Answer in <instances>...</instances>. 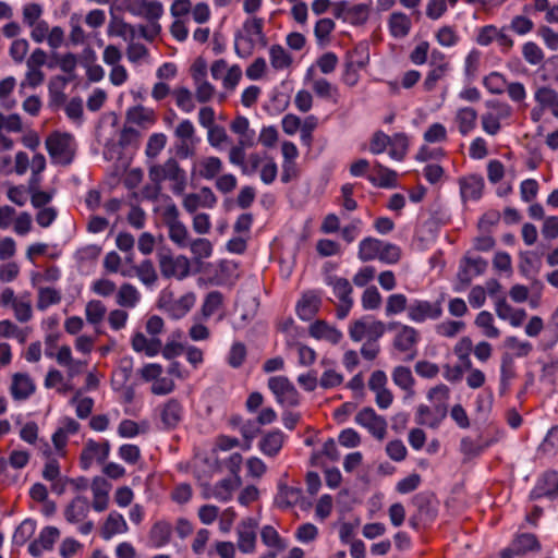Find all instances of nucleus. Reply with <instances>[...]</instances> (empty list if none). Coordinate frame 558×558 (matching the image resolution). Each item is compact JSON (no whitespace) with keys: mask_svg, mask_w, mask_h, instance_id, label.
Instances as JSON below:
<instances>
[{"mask_svg":"<svg viewBox=\"0 0 558 558\" xmlns=\"http://www.w3.org/2000/svg\"><path fill=\"white\" fill-rule=\"evenodd\" d=\"M420 341L418 331L409 325L401 326L393 339V347L399 352L412 350Z\"/></svg>","mask_w":558,"mask_h":558,"instance_id":"nucleus-20","label":"nucleus"},{"mask_svg":"<svg viewBox=\"0 0 558 558\" xmlns=\"http://www.w3.org/2000/svg\"><path fill=\"white\" fill-rule=\"evenodd\" d=\"M36 386L28 374L16 373L12 377L11 396L14 400H26L35 392Z\"/></svg>","mask_w":558,"mask_h":558,"instance_id":"nucleus-17","label":"nucleus"},{"mask_svg":"<svg viewBox=\"0 0 558 558\" xmlns=\"http://www.w3.org/2000/svg\"><path fill=\"white\" fill-rule=\"evenodd\" d=\"M177 106L184 112H192L195 108L193 96L186 87H180L173 92Z\"/></svg>","mask_w":558,"mask_h":558,"instance_id":"nucleus-59","label":"nucleus"},{"mask_svg":"<svg viewBox=\"0 0 558 558\" xmlns=\"http://www.w3.org/2000/svg\"><path fill=\"white\" fill-rule=\"evenodd\" d=\"M167 144V136L165 133H153L146 144L145 155L154 159L156 158Z\"/></svg>","mask_w":558,"mask_h":558,"instance_id":"nucleus-47","label":"nucleus"},{"mask_svg":"<svg viewBox=\"0 0 558 558\" xmlns=\"http://www.w3.org/2000/svg\"><path fill=\"white\" fill-rule=\"evenodd\" d=\"M355 423L368 430L375 438L381 440L386 436L387 422L371 407H365L357 412L354 418Z\"/></svg>","mask_w":558,"mask_h":558,"instance_id":"nucleus-7","label":"nucleus"},{"mask_svg":"<svg viewBox=\"0 0 558 558\" xmlns=\"http://www.w3.org/2000/svg\"><path fill=\"white\" fill-rule=\"evenodd\" d=\"M461 198L466 201H478L484 189V179L478 174H471L459 180Z\"/></svg>","mask_w":558,"mask_h":558,"instance_id":"nucleus-16","label":"nucleus"},{"mask_svg":"<svg viewBox=\"0 0 558 558\" xmlns=\"http://www.w3.org/2000/svg\"><path fill=\"white\" fill-rule=\"evenodd\" d=\"M286 435L279 428L271 429L263 435L258 442V449L263 454L275 458L283 447Z\"/></svg>","mask_w":558,"mask_h":558,"instance_id":"nucleus-15","label":"nucleus"},{"mask_svg":"<svg viewBox=\"0 0 558 558\" xmlns=\"http://www.w3.org/2000/svg\"><path fill=\"white\" fill-rule=\"evenodd\" d=\"M522 54L525 61L532 65L539 64L544 59L543 50L534 41H527L523 45Z\"/></svg>","mask_w":558,"mask_h":558,"instance_id":"nucleus-57","label":"nucleus"},{"mask_svg":"<svg viewBox=\"0 0 558 558\" xmlns=\"http://www.w3.org/2000/svg\"><path fill=\"white\" fill-rule=\"evenodd\" d=\"M270 64L275 70H283L292 63L291 56L281 45H272L269 49Z\"/></svg>","mask_w":558,"mask_h":558,"instance_id":"nucleus-38","label":"nucleus"},{"mask_svg":"<svg viewBox=\"0 0 558 558\" xmlns=\"http://www.w3.org/2000/svg\"><path fill=\"white\" fill-rule=\"evenodd\" d=\"M433 495L427 492L416 494L412 498V504L416 508V513L432 522L437 515V511L432 506Z\"/></svg>","mask_w":558,"mask_h":558,"instance_id":"nucleus-28","label":"nucleus"},{"mask_svg":"<svg viewBox=\"0 0 558 558\" xmlns=\"http://www.w3.org/2000/svg\"><path fill=\"white\" fill-rule=\"evenodd\" d=\"M191 252L198 258H208L213 254V245L209 240L198 238L190 243Z\"/></svg>","mask_w":558,"mask_h":558,"instance_id":"nucleus-64","label":"nucleus"},{"mask_svg":"<svg viewBox=\"0 0 558 558\" xmlns=\"http://www.w3.org/2000/svg\"><path fill=\"white\" fill-rule=\"evenodd\" d=\"M329 286H332L333 294L341 301H353L351 298L352 287L348 279L339 278V277H330L327 282Z\"/></svg>","mask_w":558,"mask_h":558,"instance_id":"nucleus-41","label":"nucleus"},{"mask_svg":"<svg viewBox=\"0 0 558 558\" xmlns=\"http://www.w3.org/2000/svg\"><path fill=\"white\" fill-rule=\"evenodd\" d=\"M459 36L451 26H442L436 33V40L442 47H453L459 43Z\"/></svg>","mask_w":558,"mask_h":558,"instance_id":"nucleus-60","label":"nucleus"},{"mask_svg":"<svg viewBox=\"0 0 558 558\" xmlns=\"http://www.w3.org/2000/svg\"><path fill=\"white\" fill-rule=\"evenodd\" d=\"M388 26L391 36L403 38L410 33L411 20L402 12H393L389 17Z\"/></svg>","mask_w":558,"mask_h":558,"instance_id":"nucleus-29","label":"nucleus"},{"mask_svg":"<svg viewBox=\"0 0 558 558\" xmlns=\"http://www.w3.org/2000/svg\"><path fill=\"white\" fill-rule=\"evenodd\" d=\"M264 19L253 17L247 19L243 23V31L246 36L238 31L234 34V52L239 58H247L254 49V40L252 36H256L262 43H266V36L264 34Z\"/></svg>","mask_w":558,"mask_h":558,"instance_id":"nucleus-2","label":"nucleus"},{"mask_svg":"<svg viewBox=\"0 0 558 558\" xmlns=\"http://www.w3.org/2000/svg\"><path fill=\"white\" fill-rule=\"evenodd\" d=\"M318 119L311 114L307 116L300 126V141L303 146L311 147L313 142V132L317 128Z\"/></svg>","mask_w":558,"mask_h":558,"instance_id":"nucleus-49","label":"nucleus"},{"mask_svg":"<svg viewBox=\"0 0 558 558\" xmlns=\"http://www.w3.org/2000/svg\"><path fill=\"white\" fill-rule=\"evenodd\" d=\"M260 426L257 420H247L241 424L240 433L247 442L246 449L251 447L252 440L262 433Z\"/></svg>","mask_w":558,"mask_h":558,"instance_id":"nucleus-62","label":"nucleus"},{"mask_svg":"<svg viewBox=\"0 0 558 558\" xmlns=\"http://www.w3.org/2000/svg\"><path fill=\"white\" fill-rule=\"evenodd\" d=\"M136 274L140 280L146 286L153 284L157 280V274L150 259L143 260L140 266L136 267Z\"/></svg>","mask_w":558,"mask_h":558,"instance_id":"nucleus-61","label":"nucleus"},{"mask_svg":"<svg viewBox=\"0 0 558 558\" xmlns=\"http://www.w3.org/2000/svg\"><path fill=\"white\" fill-rule=\"evenodd\" d=\"M134 16L148 20H159L163 14V5L160 1L133 0L126 8Z\"/></svg>","mask_w":558,"mask_h":558,"instance_id":"nucleus-12","label":"nucleus"},{"mask_svg":"<svg viewBox=\"0 0 558 558\" xmlns=\"http://www.w3.org/2000/svg\"><path fill=\"white\" fill-rule=\"evenodd\" d=\"M246 355L245 344L240 341L233 342L228 353L227 362L232 368H239L243 365Z\"/></svg>","mask_w":558,"mask_h":558,"instance_id":"nucleus-50","label":"nucleus"},{"mask_svg":"<svg viewBox=\"0 0 558 558\" xmlns=\"http://www.w3.org/2000/svg\"><path fill=\"white\" fill-rule=\"evenodd\" d=\"M537 450L542 453L555 454L558 452V424L548 429Z\"/></svg>","mask_w":558,"mask_h":558,"instance_id":"nucleus-51","label":"nucleus"},{"mask_svg":"<svg viewBox=\"0 0 558 558\" xmlns=\"http://www.w3.org/2000/svg\"><path fill=\"white\" fill-rule=\"evenodd\" d=\"M88 500L86 497H75L65 508L64 517L70 523H76L87 515Z\"/></svg>","mask_w":558,"mask_h":558,"instance_id":"nucleus-30","label":"nucleus"},{"mask_svg":"<svg viewBox=\"0 0 558 558\" xmlns=\"http://www.w3.org/2000/svg\"><path fill=\"white\" fill-rule=\"evenodd\" d=\"M401 258V248L393 243H385L383 241V246L380 248V254L378 259L386 264H397Z\"/></svg>","mask_w":558,"mask_h":558,"instance_id":"nucleus-58","label":"nucleus"},{"mask_svg":"<svg viewBox=\"0 0 558 558\" xmlns=\"http://www.w3.org/2000/svg\"><path fill=\"white\" fill-rule=\"evenodd\" d=\"M534 100L558 119V93L551 87L541 86L534 93Z\"/></svg>","mask_w":558,"mask_h":558,"instance_id":"nucleus-23","label":"nucleus"},{"mask_svg":"<svg viewBox=\"0 0 558 558\" xmlns=\"http://www.w3.org/2000/svg\"><path fill=\"white\" fill-rule=\"evenodd\" d=\"M171 533L172 526L170 523L166 521H158L150 529L149 539L154 547L160 548L170 542Z\"/></svg>","mask_w":558,"mask_h":558,"instance_id":"nucleus-31","label":"nucleus"},{"mask_svg":"<svg viewBox=\"0 0 558 558\" xmlns=\"http://www.w3.org/2000/svg\"><path fill=\"white\" fill-rule=\"evenodd\" d=\"M35 530L36 521L34 519L27 518L23 520L13 533V544L16 546H23L33 536Z\"/></svg>","mask_w":558,"mask_h":558,"instance_id":"nucleus-36","label":"nucleus"},{"mask_svg":"<svg viewBox=\"0 0 558 558\" xmlns=\"http://www.w3.org/2000/svg\"><path fill=\"white\" fill-rule=\"evenodd\" d=\"M71 141L72 135L68 133H53L46 140V148L49 156L52 159H60V162L63 165H69L72 162V153H71Z\"/></svg>","mask_w":558,"mask_h":558,"instance_id":"nucleus-8","label":"nucleus"},{"mask_svg":"<svg viewBox=\"0 0 558 558\" xmlns=\"http://www.w3.org/2000/svg\"><path fill=\"white\" fill-rule=\"evenodd\" d=\"M223 295L220 291H210L202 305V314L205 317H210L222 305Z\"/></svg>","mask_w":558,"mask_h":558,"instance_id":"nucleus-53","label":"nucleus"},{"mask_svg":"<svg viewBox=\"0 0 558 558\" xmlns=\"http://www.w3.org/2000/svg\"><path fill=\"white\" fill-rule=\"evenodd\" d=\"M447 412L445 402L436 403L433 409L426 404H420L416 410L415 421L418 425H426L435 429L446 418Z\"/></svg>","mask_w":558,"mask_h":558,"instance_id":"nucleus-9","label":"nucleus"},{"mask_svg":"<svg viewBox=\"0 0 558 558\" xmlns=\"http://www.w3.org/2000/svg\"><path fill=\"white\" fill-rule=\"evenodd\" d=\"M392 380L396 386L405 391H413L415 379L408 366H397L392 372Z\"/></svg>","mask_w":558,"mask_h":558,"instance_id":"nucleus-39","label":"nucleus"},{"mask_svg":"<svg viewBox=\"0 0 558 558\" xmlns=\"http://www.w3.org/2000/svg\"><path fill=\"white\" fill-rule=\"evenodd\" d=\"M134 361L132 356H123L119 361L118 369L114 373L116 378L112 385H119L117 389L122 388L131 378L133 373Z\"/></svg>","mask_w":558,"mask_h":558,"instance_id":"nucleus-34","label":"nucleus"},{"mask_svg":"<svg viewBox=\"0 0 558 558\" xmlns=\"http://www.w3.org/2000/svg\"><path fill=\"white\" fill-rule=\"evenodd\" d=\"M391 137L389 148V156L397 161L404 159L408 151V137L404 133H396Z\"/></svg>","mask_w":558,"mask_h":558,"instance_id":"nucleus-37","label":"nucleus"},{"mask_svg":"<svg viewBox=\"0 0 558 558\" xmlns=\"http://www.w3.org/2000/svg\"><path fill=\"white\" fill-rule=\"evenodd\" d=\"M475 324L477 327L484 329V333L488 338H498L500 335L499 329L494 326L492 313L487 311H482L477 314Z\"/></svg>","mask_w":558,"mask_h":558,"instance_id":"nucleus-46","label":"nucleus"},{"mask_svg":"<svg viewBox=\"0 0 558 558\" xmlns=\"http://www.w3.org/2000/svg\"><path fill=\"white\" fill-rule=\"evenodd\" d=\"M369 60L368 50L364 46H357L352 51L347 53L345 62L349 68L362 70L366 66Z\"/></svg>","mask_w":558,"mask_h":558,"instance_id":"nucleus-42","label":"nucleus"},{"mask_svg":"<svg viewBox=\"0 0 558 558\" xmlns=\"http://www.w3.org/2000/svg\"><path fill=\"white\" fill-rule=\"evenodd\" d=\"M308 333L314 339L320 340L325 339L332 344H338L343 335L342 332L333 326H330L326 320L318 319L311 324L308 328Z\"/></svg>","mask_w":558,"mask_h":558,"instance_id":"nucleus-18","label":"nucleus"},{"mask_svg":"<svg viewBox=\"0 0 558 558\" xmlns=\"http://www.w3.org/2000/svg\"><path fill=\"white\" fill-rule=\"evenodd\" d=\"M459 133L466 136L476 128L477 111L472 107H462L457 110L454 118Z\"/></svg>","mask_w":558,"mask_h":558,"instance_id":"nucleus-26","label":"nucleus"},{"mask_svg":"<svg viewBox=\"0 0 558 558\" xmlns=\"http://www.w3.org/2000/svg\"><path fill=\"white\" fill-rule=\"evenodd\" d=\"M183 416L184 408L182 403L175 398L169 399L160 408L161 428L167 432L175 429L182 422Z\"/></svg>","mask_w":558,"mask_h":558,"instance_id":"nucleus-10","label":"nucleus"},{"mask_svg":"<svg viewBox=\"0 0 558 558\" xmlns=\"http://www.w3.org/2000/svg\"><path fill=\"white\" fill-rule=\"evenodd\" d=\"M85 314L89 324H99L106 314V306L100 301H89L86 305Z\"/></svg>","mask_w":558,"mask_h":558,"instance_id":"nucleus-55","label":"nucleus"},{"mask_svg":"<svg viewBox=\"0 0 558 558\" xmlns=\"http://www.w3.org/2000/svg\"><path fill=\"white\" fill-rule=\"evenodd\" d=\"M302 495V488L289 486L282 482H279L278 493L275 497V504L280 509H289L300 501Z\"/></svg>","mask_w":558,"mask_h":558,"instance_id":"nucleus-19","label":"nucleus"},{"mask_svg":"<svg viewBox=\"0 0 558 558\" xmlns=\"http://www.w3.org/2000/svg\"><path fill=\"white\" fill-rule=\"evenodd\" d=\"M349 337L354 342L366 340H379L386 332V324L381 320H374L372 316L365 315L355 319L349 325Z\"/></svg>","mask_w":558,"mask_h":558,"instance_id":"nucleus-3","label":"nucleus"},{"mask_svg":"<svg viewBox=\"0 0 558 558\" xmlns=\"http://www.w3.org/2000/svg\"><path fill=\"white\" fill-rule=\"evenodd\" d=\"M223 168V163L219 157L209 156L201 160L198 174L205 180L215 179Z\"/></svg>","mask_w":558,"mask_h":558,"instance_id":"nucleus-32","label":"nucleus"},{"mask_svg":"<svg viewBox=\"0 0 558 558\" xmlns=\"http://www.w3.org/2000/svg\"><path fill=\"white\" fill-rule=\"evenodd\" d=\"M408 298L402 293H395L387 298L385 314L389 317L404 311L408 312Z\"/></svg>","mask_w":558,"mask_h":558,"instance_id":"nucleus-45","label":"nucleus"},{"mask_svg":"<svg viewBox=\"0 0 558 558\" xmlns=\"http://www.w3.org/2000/svg\"><path fill=\"white\" fill-rule=\"evenodd\" d=\"M149 180L155 184V193L151 198H156L161 190V182L169 180L173 183L172 192L174 195H182L186 189L187 179L185 170L179 165L175 158L167 159L162 165H153L148 169Z\"/></svg>","mask_w":558,"mask_h":558,"instance_id":"nucleus-1","label":"nucleus"},{"mask_svg":"<svg viewBox=\"0 0 558 558\" xmlns=\"http://www.w3.org/2000/svg\"><path fill=\"white\" fill-rule=\"evenodd\" d=\"M196 301L193 292H187L179 299H172V294L161 295L158 301V306L171 319L178 320L183 318L194 306Z\"/></svg>","mask_w":558,"mask_h":558,"instance_id":"nucleus-6","label":"nucleus"},{"mask_svg":"<svg viewBox=\"0 0 558 558\" xmlns=\"http://www.w3.org/2000/svg\"><path fill=\"white\" fill-rule=\"evenodd\" d=\"M140 292L131 283H123L117 294V303L123 307H134L140 301Z\"/></svg>","mask_w":558,"mask_h":558,"instance_id":"nucleus-35","label":"nucleus"},{"mask_svg":"<svg viewBox=\"0 0 558 558\" xmlns=\"http://www.w3.org/2000/svg\"><path fill=\"white\" fill-rule=\"evenodd\" d=\"M391 143V137L384 131H376L369 142V151L373 155L383 154Z\"/></svg>","mask_w":558,"mask_h":558,"instance_id":"nucleus-56","label":"nucleus"},{"mask_svg":"<svg viewBox=\"0 0 558 558\" xmlns=\"http://www.w3.org/2000/svg\"><path fill=\"white\" fill-rule=\"evenodd\" d=\"M101 450V454L97 458L99 463H104L110 453V444L109 441H105L104 444H98L93 439H88L83 448L80 456V466L83 470H88L93 463L95 454Z\"/></svg>","mask_w":558,"mask_h":558,"instance_id":"nucleus-13","label":"nucleus"},{"mask_svg":"<svg viewBox=\"0 0 558 558\" xmlns=\"http://www.w3.org/2000/svg\"><path fill=\"white\" fill-rule=\"evenodd\" d=\"M371 7L372 2L350 5L348 16L344 17V22L354 26L365 24L369 16Z\"/></svg>","mask_w":558,"mask_h":558,"instance_id":"nucleus-33","label":"nucleus"},{"mask_svg":"<svg viewBox=\"0 0 558 558\" xmlns=\"http://www.w3.org/2000/svg\"><path fill=\"white\" fill-rule=\"evenodd\" d=\"M126 120L128 122L135 123L138 125L144 124L145 122L154 121V111L148 110L145 107L138 105L130 108L126 111Z\"/></svg>","mask_w":558,"mask_h":558,"instance_id":"nucleus-48","label":"nucleus"},{"mask_svg":"<svg viewBox=\"0 0 558 558\" xmlns=\"http://www.w3.org/2000/svg\"><path fill=\"white\" fill-rule=\"evenodd\" d=\"M515 365L513 356L506 352L501 356L499 395L505 396L511 386V380L515 377Z\"/></svg>","mask_w":558,"mask_h":558,"instance_id":"nucleus-22","label":"nucleus"},{"mask_svg":"<svg viewBox=\"0 0 558 558\" xmlns=\"http://www.w3.org/2000/svg\"><path fill=\"white\" fill-rule=\"evenodd\" d=\"M260 538L266 546L278 550H283L287 546L284 539L272 525L263 526L260 531Z\"/></svg>","mask_w":558,"mask_h":558,"instance_id":"nucleus-44","label":"nucleus"},{"mask_svg":"<svg viewBox=\"0 0 558 558\" xmlns=\"http://www.w3.org/2000/svg\"><path fill=\"white\" fill-rule=\"evenodd\" d=\"M381 295L375 286L367 287L362 294V307L365 311L377 310L381 304Z\"/></svg>","mask_w":558,"mask_h":558,"instance_id":"nucleus-54","label":"nucleus"},{"mask_svg":"<svg viewBox=\"0 0 558 558\" xmlns=\"http://www.w3.org/2000/svg\"><path fill=\"white\" fill-rule=\"evenodd\" d=\"M61 302V294L53 288L45 287L38 290L37 308L45 311L51 305L59 304Z\"/></svg>","mask_w":558,"mask_h":558,"instance_id":"nucleus-43","label":"nucleus"},{"mask_svg":"<svg viewBox=\"0 0 558 558\" xmlns=\"http://www.w3.org/2000/svg\"><path fill=\"white\" fill-rule=\"evenodd\" d=\"M126 531L128 524L123 515L121 513L113 511L108 515L107 520L105 521L100 531V536L105 541H109L116 534H121Z\"/></svg>","mask_w":558,"mask_h":558,"instance_id":"nucleus-24","label":"nucleus"},{"mask_svg":"<svg viewBox=\"0 0 558 558\" xmlns=\"http://www.w3.org/2000/svg\"><path fill=\"white\" fill-rule=\"evenodd\" d=\"M506 80L502 74L498 72H492L483 80V85L492 94H501L504 92Z\"/></svg>","mask_w":558,"mask_h":558,"instance_id":"nucleus-63","label":"nucleus"},{"mask_svg":"<svg viewBox=\"0 0 558 558\" xmlns=\"http://www.w3.org/2000/svg\"><path fill=\"white\" fill-rule=\"evenodd\" d=\"M159 265L161 275L165 278L177 276L179 279H183L190 272L189 260L183 256L178 258H173L171 256H161Z\"/></svg>","mask_w":558,"mask_h":558,"instance_id":"nucleus-14","label":"nucleus"},{"mask_svg":"<svg viewBox=\"0 0 558 558\" xmlns=\"http://www.w3.org/2000/svg\"><path fill=\"white\" fill-rule=\"evenodd\" d=\"M539 489H544L543 494H547V498L555 499L558 496V472L555 470L546 471L538 478Z\"/></svg>","mask_w":558,"mask_h":558,"instance_id":"nucleus-40","label":"nucleus"},{"mask_svg":"<svg viewBox=\"0 0 558 558\" xmlns=\"http://www.w3.org/2000/svg\"><path fill=\"white\" fill-rule=\"evenodd\" d=\"M169 239L180 247L189 245V232L183 222H174L168 226Z\"/></svg>","mask_w":558,"mask_h":558,"instance_id":"nucleus-52","label":"nucleus"},{"mask_svg":"<svg viewBox=\"0 0 558 558\" xmlns=\"http://www.w3.org/2000/svg\"><path fill=\"white\" fill-rule=\"evenodd\" d=\"M258 521L255 518H246L238 527V547L243 554L253 553L256 544Z\"/></svg>","mask_w":558,"mask_h":558,"instance_id":"nucleus-11","label":"nucleus"},{"mask_svg":"<svg viewBox=\"0 0 558 558\" xmlns=\"http://www.w3.org/2000/svg\"><path fill=\"white\" fill-rule=\"evenodd\" d=\"M267 387L275 396L278 404L282 407H298L300 404V393L287 376L269 377Z\"/></svg>","mask_w":558,"mask_h":558,"instance_id":"nucleus-4","label":"nucleus"},{"mask_svg":"<svg viewBox=\"0 0 558 558\" xmlns=\"http://www.w3.org/2000/svg\"><path fill=\"white\" fill-rule=\"evenodd\" d=\"M511 544L517 551V556H524L527 553L539 551L542 549V545L537 538V536L533 533H517Z\"/></svg>","mask_w":558,"mask_h":558,"instance_id":"nucleus-21","label":"nucleus"},{"mask_svg":"<svg viewBox=\"0 0 558 558\" xmlns=\"http://www.w3.org/2000/svg\"><path fill=\"white\" fill-rule=\"evenodd\" d=\"M381 246V240L373 236L364 238L359 244V259L362 262H369L378 258Z\"/></svg>","mask_w":558,"mask_h":558,"instance_id":"nucleus-27","label":"nucleus"},{"mask_svg":"<svg viewBox=\"0 0 558 558\" xmlns=\"http://www.w3.org/2000/svg\"><path fill=\"white\" fill-rule=\"evenodd\" d=\"M320 299L315 294H304L298 302L295 312L303 322L311 320L319 311Z\"/></svg>","mask_w":558,"mask_h":558,"instance_id":"nucleus-25","label":"nucleus"},{"mask_svg":"<svg viewBox=\"0 0 558 558\" xmlns=\"http://www.w3.org/2000/svg\"><path fill=\"white\" fill-rule=\"evenodd\" d=\"M442 299L429 302L427 300L414 299L408 307V318L411 322L422 324L427 319L437 320L442 315Z\"/></svg>","mask_w":558,"mask_h":558,"instance_id":"nucleus-5","label":"nucleus"}]
</instances>
